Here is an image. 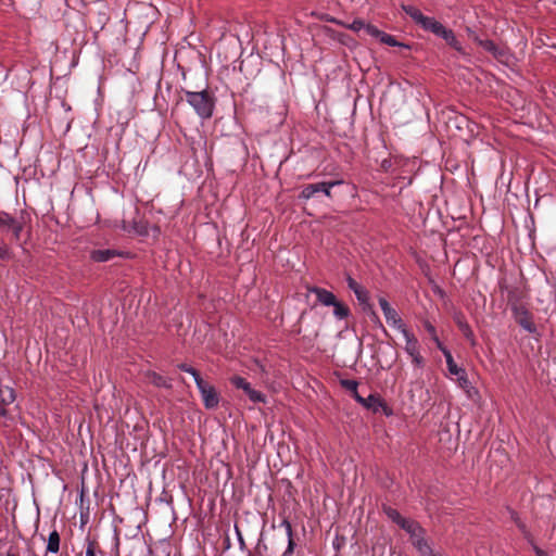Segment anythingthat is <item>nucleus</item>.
<instances>
[{
	"label": "nucleus",
	"instance_id": "18",
	"mask_svg": "<svg viewBox=\"0 0 556 556\" xmlns=\"http://www.w3.org/2000/svg\"><path fill=\"white\" fill-rule=\"evenodd\" d=\"M440 38H442L443 40H445V42L452 47L453 49H455L457 52H459L460 54H466L464 49H463V46L462 43L459 42V40L456 38L454 31L450 28H445L444 31L442 33V35L440 36Z\"/></svg>",
	"mask_w": 556,
	"mask_h": 556
},
{
	"label": "nucleus",
	"instance_id": "35",
	"mask_svg": "<svg viewBox=\"0 0 556 556\" xmlns=\"http://www.w3.org/2000/svg\"><path fill=\"white\" fill-rule=\"evenodd\" d=\"M412 358V363L417 367L424 366V357L420 355V352L416 354V356H409Z\"/></svg>",
	"mask_w": 556,
	"mask_h": 556
},
{
	"label": "nucleus",
	"instance_id": "31",
	"mask_svg": "<svg viewBox=\"0 0 556 556\" xmlns=\"http://www.w3.org/2000/svg\"><path fill=\"white\" fill-rule=\"evenodd\" d=\"M194 379V382L197 384V388L199 390V392L202 394L203 393V390H207L211 386L208 383H206L200 376V374H195V376L193 377Z\"/></svg>",
	"mask_w": 556,
	"mask_h": 556
},
{
	"label": "nucleus",
	"instance_id": "21",
	"mask_svg": "<svg viewBox=\"0 0 556 556\" xmlns=\"http://www.w3.org/2000/svg\"><path fill=\"white\" fill-rule=\"evenodd\" d=\"M60 534L56 530L50 532L47 540V553L56 554L60 551Z\"/></svg>",
	"mask_w": 556,
	"mask_h": 556
},
{
	"label": "nucleus",
	"instance_id": "24",
	"mask_svg": "<svg viewBox=\"0 0 556 556\" xmlns=\"http://www.w3.org/2000/svg\"><path fill=\"white\" fill-rule=\"evenodd\" d=\"M383 511L388 516V518L395 522L399 527H401V525L407 519L403 517L396 509L390 506H386L383 508Z\"/></svg>",
	"mask_w": 556,
	"mask_h": 556
},
{
	"label": "nucleus",
	"instance_id": "8",
	"mask_svg": "<svg viewBox=\"0 0 556 556\" xmlns=\"http://www.w3.org/2000/svg\"><path fill=\"white\" fill-rule=\"evenodd\" d=\"M230 381H231L232 386H235L238 389L243 390L244 393L250 399V401H252L253 403H264L265 402V400H266L265 395L262 392L253 389L251 383L248 382L244 378H242L240 376H235L231 378Z\"/></svg>",
	"mask_w": 556,
	"mask_h": 556
},
{
	"label": "nucleus",
	"instance_id": "28",
	"mask_svg": "<svg viewBox=\"0 0 556 556\" xmlns=\"http://www.w3.org/2000/svg\"><path fill=\"white\" fill-rule=\"evenodd\" d=\"M458 326H459V329L463 332V334L468 340H470L472 344H475L473 332H472L471 328L469 327V325L467 323L459 321Z\"/></svg>",
	"mask_w": 556,
	"mask_h": 556
},
{
	"label": "nucleus",
	"instance_id": "10",
	"mask_svg": "<svg viewBox=\"0 0 556 556\" xmlns=\"http://www.w3.org/2000/svg\"><path fill=\"white\" fill-rule=\"evenodd\" d=\"M323 192L326 197L330 198L331 192L326 188L325 181L317 182V184H311L303 188L301 191L300 198L304 200H308L313 198L316 193Z\"/></svg>",
	"mask_w": 556,
	"mask_h": 556
},
{
	"label": "nucleus",
	"instance_id": "9",
	"mask_svg": "<svg viewBox=\"0 0 556 556\" xmlns=\"http://www.w3.org/2000/svg\"><path fill=\"white\" fill-rule=\"evenodd\" d=\"M0 229L3 231H11L15 240H20L23 230V222L17 219L7 212H0Z\"/></svg>",
	"mask_w": 556,
	"mask_h": 556
},
{
	"label": "nucleus",
	"instance_id": "32",
	"mask_svg": "<svg viewBox=\"0 0 556 556\" xmlns=\"http://www.w3.org/2000/svg\"><path fill=\"white\" fill-rule=\"evenodd\" d=\"M97 544L93 541L87 540L85 556H96Z\"/></svg>",
	"mask_w": 556,
	"mask_h": 556
},
{
	"label": "nucleus",
	"instance_id": "27",
	"mask_svg": "<svg viewBox=\"0 0 556 556\" xmlns=\"http://www.w3.org/2000/svg\"><path fill=\"white\" fill-rule=\"evenodd\" d=\"M425 326V329L427 330V332L429 333V336L431 337V339L438 344V346L443 351L444 349L441 348V343H440V340L437 336V330H435V327L430 323V321H425L424 324Z\"/></svg>",
	"mask_w": 556,
	"mask_h": 556
},
{
	"label": "nucleus",
	"instance_id": "37",
	"mask_svg": "<svg viewBox=\"0 0 556 556\" xmlns=\"http://www.w3.org/2000/svg\"><path fill=\"white\" fill-rule=\"evenodd\" d=\"M326 188L331 192V189L336 186H339L343 184V180H331V181H325Z\"/></svg>",
	"mask_w": 556,
	"mask_h": 556
},
{
	"label": "nucleus",
	"instance_id": "15",
	"mask_svg": "<svg viewBox=\"0 0 556 556\" xmlns=\"http://www.w3.org/2000/svg\"><path fill=\"white\" fill-rule=\"evenodd\" d=\"M147 380L157 388L170 389L172 379L164 377L155 371H148L146 374Z\"/></svg>",
	"mask_w": 556,
	"mask_h": 556
},
{
	"label": "nucleus",
	"instance_id": "2",
	"mask_svg": "<svg viewBox=\"0 0 556 556\" xmlns=\"http://www.w3.org/2000/svg\"><path fill=\"white\" fill-rule=\"evenodd\" d=\"M402 10L424 30L432 33L437 37H440L444 29L446 28L442 23L437 21L434 17L424 15L418 8L412 4H403Z\"/></svg>",
	"mask_w": 556,
	"mask_h": 556
},
{
	"label": "nucleus",
	"instance_id": "16",
	"mask_svg": "<svg viewBox=\"0 0 556 556\" xmlns=\"http://www.w3.org/2000/svg\"><path fill=\"white\" fill-rule=\"evenodd\" d=\"M356 402L375 413L378 412L383 405L381 400L375 394H369L367 397L356 395Z\"/></svg>",
	"mask_w": 556,
	"mask_h": 556
},
{
	"label": "nucleus",
	"instance_id": "30",
	"mask_svg": "<svg viewBox=\"0 0 556 556\" xmlns=\"http://www.w3.org/2000/svg\"><path fill=\"white\" fill-rule=\"evenodd\" d=\"M365 25H366L365 21H363V20H354L348 27L351 30H353V31H355V33H357L359 35H363Z\"/></svg>",
	"mask_w": 556,
	"mask_h": 556
},
{
	"label": "nucleus",
	"instance_id": "3",
	"mask_svg": "<svg viewBox=\"0 0 556 556\" xmlns=\"http://www.w3.org/2000/svg\"><path fill=\"white\" fill-rule=\"evenodd\" d=\"M469 37L479 45L483 50L491 53L500 63L508 65L511 62L513 55L506 47L497 46L490 39L480 38L473 30L467 28Z\"/></svg>",
	"mask_w": 556,
	"mask_h": 556
},
{
	"label": "nucleus",
	"instance_id": "12",
	"mask_svg": "<svg viewBox=\"0 0 556 556\" xmlns=\"http://www.w3.org/2000/svg\"><path fill=\"white\" fill-rule=\"evenodd\" d=\"M15 401V392L10 386L0 383V416L5 415V405Z\"/></svg>",
	"mask_w": 556,
	"mask_h": 556
},
{
	"label": "nucleus",
	"instance_id": "5",
	"mask_svg": "<svg viewBox=\"0 0 556 556\" xmlns=\"http://www.w3.org/2000/svg\"><path fill=\"white\" fill-rule=\"evenodd\" d=\"M444 356L446 358V365L448 372L453 376H456L458 387L466 392L468 397H471L473 393H476V389L471 386L467 372L464 368L458 367L454 362L451 353L446 350H443Z\"/></svg>",
	"mask_w": 556,
	"mask_h": 556
},
{
	"label": "nucleus",
	"instance_id": "34",
	"mask_svg": "<svg viewBox=\"0 0 556 556\" xmlns=\"http://www.w3.org/2000/svg\"><path fill=\"white\" fill-rule=\"evenodd\" d=\"M178 368H179L180 370L185 371V372L190 374L192 377H194V376H195V374H198V371H197L193 367H191V366H189V365H187V364H179V365H178Z\"/></svg>",
	"mask_w": 556,
	"mask_h": 556
},
{
	"label": "nucleus",
	"instance_id": "20",
	"mask_svg": "<svg viewBox=\"0 0 556 556\" xmlns=\"http://www.w3.org/2000/svg\"><path fill=\"white\" fill-rule=\"evenodd\" d=\"M281 526L286 529V534L288 536V546L283 552L282 556H291L293 554L295 546L293 541L292 526L287 519L282 520Z\"/></svg>",
	"mask_w": 556,
	"mask_h": 556
},
{
	"label": "nucleus",
	"instance_id": "36",
	"mask_svg": "<svg viewBox=\"0 0 556 556\" xmlns=\"http://www.w3.org/2000/svg\"><path fill=\"white\" fill-rule=\"evenodd\" d=\"M11 257V252L7 245L0 247V258L9 260Z\"/></svg>",
	"mask_w": 556,
	"mask_h": 556
},
{
	"label": "nucleus",
	"instance_id": "19",
	"mask_svg": "<svg viewBox=\"0 0 556 556\" xmlns=\"http://www.w3.org/2000/svg\"><path fill=\"white\" fill-rule=\"evenodd\" d=\"M203 404L206 408L212 409L217 407L219 403V397L214 389V387H210L207 390H203L201 394Z\"/></svg>",
	"mask_w": 556,
	"mask_h": 556
},
{
	"label": "nucleus",
	"instance_id": "7",
	"mask_svg": "<svg viewBox=\"0 0 556 556\" xmlns=\"http://www.w3.org/2000/svg\"><path fill=\"white\" fill-rule=\"evenodd\" d=\"M513 316L516 323L527 332L536 333L538 328L533 321L531 313L523 306L514 304L511 305Z\"/></svg>",
	"mask_w": 556,
	"mask_h": 556
},
{
	"label": "nucleus",
	"instance_id": "33",
	"mask_svg": "<svg viewBox=\"0 0 556 556\" xmlns=\"http://www.w3.org/2000/svg\"><path fill=\"white\" fill-rule=\"evenodd\" d=\"M235 532H236V536L238 540L239 548L241 551H243L245 548V542H244L243 535L237 525H235Z\"/></svg>",
	"mask_w": 556,
	"mask_h": 556
},
{
	"label": "nucleus",
	"instance_id": "38",
	"mask_svg": "<svg viewBox=\"0 0 556 556\" xmlns=\"http://www.w3.org/2000/svg\"><path fill=\"white\" fill-rule=\"evenodd\" d=\"M135 231L138 233V235H146L147 233V229L144 226L140 225V226H135Z\"/></svg>",
	"mask_w": 556,
	"mask_h": 556
},
{
	"label": "nucleus",
	"instance_id": "26",
	"mask_svg": "<svg viewBox=\"0 0 556 556\" xmlns=\"http://www.w3.org/2000/svg\"><path fill=\"white\" fill-rule=\"evenodd\" d=\"M341 386L345 388L348 391L352 392L354 400L356 401V395H359L357 392L358 382L352 379L341 380Z\"/></svg>",
	"mask_w": 556,
	"mask_h": 556
},
{
	"label": "nucleus",
	"instance_id": "4",
	"mask_svg": "<svg viewBox=\"0 0 556 556\" xmlns=\"http://www.w3.org/2000/svg\"><path fill=\"white\" fill-rule=\"evenodd\" d=\"M346 281L349 289L353 291V293L355 294L363 311L367 313L374 321H377L379 324V327L382 328L384 332H387L379 317L372 309V305L369 302V292L365 288H363L358 282H356L352 277H348Z\"/></svg>",
	"mask_w": 556,
	"mask_h": 556
},
{
	"label": "nucleus",
	"instance_id": "39",
	"mask_svg": "<svg viewBox=\"0 0 556 556\" xmlns=\"http://www.w3.org/2000/svg\"><path fill=\"white\" fill-rule=\"evenodd\" d=\"M7 556H16V555H14V554H11V553H8V554H7Z\"/></svg>",
	"mask_w": 556,
	"mask_h": 556
},
{
	"label": "nucleus",
	"instance_id": "17",
	"mask_svg": "<svg viewBox=\"0 0 556 556\" xmlns=\"http://www.w3.org/2000/svg\"><path fill=\"white\" fill-rule=\"evenodd\" d=\"M117 255L118 252L112 249L93 250L90 253V258L94 262L104 263L111 261Z\"/></svg>",
	"mask_w": 556,
	"mask_h": 556
},
{
	"label": "nucleus",
	"instance_id": "22",
	"mask_svg": "<svg viewBox=\"0 0 556 556\" xmlns=\"http://www.w3.org/2000/svg\"><path fill=\"white\" fill-rule=\"evenodd\" d=\"M401 528L409 534L410 540L417 538L424 531L418 522L408 518L401 525Z\"/></svg>",
	"mask_w": 556,
	"mask_h": 556
},
{
	"label": "nucleus",
	"instance_id": "23",
	"mask_svg": "<svg viewBox=\"0 0 556 556\" xmlns=\"http://www.w3.org/2000/svg\"><path fill=\"white\" fill-rule=\"evenodd\" d=\"M333 307V316L338 320L345 319L350 316V308L343 304L340 301H337L336 304L332 305Z\"/></svg>",
	"mask_w": 556,
	"mask_h": 556
},
{
	"label": "nucleus",
	"instance_id": "14",
	"mask_svg": "<svg viewBox=\"0 0 556 556\" xmlns=\"http://www.w3.org/2000/svg\"><path fill=\"white\" fill-rule=\"evenodd\" d=\"M425 531L420 532L419 535L412 539L413 545L419 552L421 556H435L431 546L428 544L427 540L424 538Z\"/></svg>",
	"mask_w": 556,
	"mask_h": 556
},
{
	"label": "nucleus",
	"instance_id": "1",
	"mask_svg": "<svg viewBox=\"0 0 556 556\" xmlns=\"http://www.w3.org/2000/svg\"><path fill=\"white\" fill-rule=\"evenodd\" d=\"M184 93L185 100L201 119H208L212 117L215 108V98L212 92L208 90H185Z\"/></svg>",
	"mask_w": 556,
	"mask_h": 556
},
{
	"label": "nucleus",
	"instance_id": "6",
	"mask_svg": "<svg viewBox=\"0 0 556 556\" xmlns=\"http://www.w3.org/2000/svg\"><path fill=\"white\" fill-rule=\"evenodd\" d=\"M378 303H379V306L384 315L386 321L390 327L396 329L400 332H402V330L406 329V326H405L403 319L401 318V316L399 315L396 309L390 305V303L388 302V300L386 298L380 296L378 299Z\"/></svg>",
	"mask_w": 556,
	"mask_h": 556
},
{
	"label": "nucleus",
	"instance_id": "25",
	"mask_svg": "<svg viewBox=\"0 0 556 556\" xmlns=\"http://www.w3.org/2000/svg\"><path fill=\"white\" fill-rule=\"evenodd\" d=\"M379 41L382 43H386L390 47H406L405 45L399 42L394 36L389 35L384 31L381 33V35L379 37Z\"/></svg>",
	"mask_w": 556,
	"mask_h": 556
},
{
	"label": "nucleus",
	"instance_id": "29",
	"mask_svg": "<svg viewBox=\"0 0 556 556\" xmlns=\"http://www.w3.org/2000/svg\"><path fill=\"white\" fill-rule=\"evenodd\" d=\"M381 33L375 25L366 23L363 35L379 39Z\"/></svg>",
	"mask_w": 556,
	"mask_h": 556
},
{
	"label": "nucleus",
	"instance_id": "13",
	"mask_svg": "<svg viewBox=\"0 0 556 556\" xmlns=\"http://www.w3.org/2000/svg\"><path fill=\"white\" fill-rule=\"evenodd\" d=\"M402 336L405 340L404 350L408 354V356H416L419 353V342L414 333L409 332L407 329L402 330Z\"/></svg>",
	"mask_w": 556,
	"mask_h": 556
},
{
	"label": "nucleus",
	"instance_id": "11",
	"mask_svg": "<svg viewBox=\"0 0 556 556\" xmlns=\"http://www.w3.org/2000/svg\"><path fill=\"white\" fill-rule=\"evenodd\" d=\"M309 292L314 293L317 301L324 306H332L338 301L331 291L324 288L313 287L309 289Z\"/></svg>",
	"mask_w": 556,
	"mask_h": 556
}]
</instances>
